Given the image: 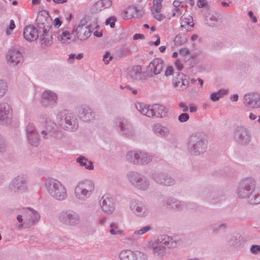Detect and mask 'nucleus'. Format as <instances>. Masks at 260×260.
<instances>
[{
	"label": "nucleus",
	"instance_id": "4",
	"mask_svg": "<svg viewBox=\"0 0 260 260\" xmlns=\"http://www.w3.org/2000/svg\"><path fill=\"white\" fill-rule=\"evenodd\" d=\"M36 21L39 30H42L45 36L48 35L51 25V19L48 12L46 10L40 11L37 17Z\"/></svg>",
	"mask_w": 260,
	"mask_h": 260
},
{
	"label": "nucleus",
	"instance_id": "8",
	"mask_svg": "<svg viewBox=\"0 0 260 260\" xmlns=\"http://www.w3.org/2000/svg\"><path fill=\"white\" fill-rule=\"evenodd\" d=\"M195 56L194 53H191L190 50L187 48L180 49V71L183 68V64L181 63V61H184L189 68L193 67L191 59Z\"/></svg>",
	"mask_w": 260,
	"mask_h": 260
},
{
	"label": "nucleus",
	"instance_id": "34",
	"mask_svg": "<svg viewBox=\"0 0 260 260\" xmlns=\"http://www.w3.org/2000/svg\"><path fill=\"white\" fill-rule=\"evenodd\" d=\"M228 243L231 246H237L239 244L237 236L235 235H230L227 239Z\"/></svg>",
	"mask_w": 260,
	"mask_h": 260
},
{
	"label": "nucleus",
	"instance_id": "62",
	"mask_svg": "<svg viewBox=\"0 0 260 260\" xmlns=\"http://www.w3.org/2000/svg\"><path fill=\"white\" fill-rule=\"evenodd\" d=\"M180 27L182 29L185 28L187 27L186 23H185V21H184V19H182L181 20L180 22Z\"/></svg>",
	"mask_w": 260,
	"mask_h": 260
},
{
	"label": "nucleus",
	"instance_id": "3",
	"mask_svg": "<svg viewBox=\"0 0 260 260\" xmlns=\"http://www.w3.org/2000/svg\"><path fill=\"white\" fill-rule=\"evenodd\" d=\"M255 181L250 178L242 180L239 184L237 190L238 196L241 199L249 197L255 190Z\"/></svg>",
	"mask_w": 260,
	"mask_h": 260
},
{
	"label": "nucleus",
	"instance_id": "43",
	"mask_svg": "<svg viewBox=\"0 0 260 260\" xmlns=\"http://www.w3.org/2000/svg\"><path fill=\"white\" fill-rule=\"evenodd\" d=\"M250 252L254 254H258L260 253V246L253 245L250 248Z\"/></svg>",
	"mask_w": 260,
	"mask_h": 260
},
{
	"label": "nucleus",
	"instance_id": "48",
	"mask_svg": "<svg viewBox=\"0 0 260 260\" xmlns=\"http://www.w3.org/2000/svg\"><path fill=\"white\" fill-rule=\"evenodd\" d=\"M115 19L113 17L109 18L106 21L107 25H110L111 28H113L115 26Z\"/></svg>",
	"mask_w": 260,
	"mask_h": 260
},
{
	"label": "nucleus",
	"instance_id": "60",
	"mask_svg": "<svg viewBox=\"0 0 260 260\" xmlns=\"http://www.w3.org/2000/svg\"><path fill=\"white\" fill-rule=\"evenodd\" d=\"M71 117H72L71 115H69L66 117V121L67 123H68V124L71 125H72V122L71 120Z\"/></svg>",
	"mask_w": 260,
	"mask_h": 260
},
{
	"label": "nucleus",
	"instance_id": "10",
	"mask_svg": "<svg viewBox=\"0 0 260 260\" xmlns=\"http://www.w3.org/2000/svg\"><path fill=\"white\" fill-rule=\"evenodd\" d=\"M164 61L160 58L153 59L148 65L147 71L151 75L159 74L162 70Z\"/></svg>",
	"mask_w": 260,
	"mask_h": 260
},
{
	"label": "nucleus",
	"instance_id": "56",
	"mask_svg": "<svg viewBox=\"0 0 260 260\" xmlns=\"http://www.w3.org/2000/svg\"><path fill=\"white\" fill-rule=\"evenodd\" d=\"M189 109L191 113L196 112L197 110V107L193 104L190 105Z\"/></svg>",
	"mask_w": 260,
	"mask_h": 260
},
{
	"label": "nucleus",
	"instance_id": "58",
	"mask_svg": "<svg viewBox=\"0 0 260 260\" xmlns=\"http://www.w3.org/2000/svg\"><path fill=\"white\" fill-rule=\"evenodd\" d=\"M125 87L126 88L128 89L130 91H131L132 93L134 95H136L138 93V91L137 89H133V88L129 86H127Z\"/></svg>",
	"mask_w": 260,
	"mask_h": 260
},
{
	"label": "nucleus",
	"instance_id": "7",
	"mask_svg": "<svg viewBox=\"0 0 260 260\" xmlns=\"http://www.w3.org/2000/svg\"><path fill=\"white\" fill-rule=\"evenodd\" d=\"M235 140L241 144H248L250 141V135L247 129L243 126H237L234 132Z\"/></svg>",
	"mask_w": 260,
	"mask_h": 260
},
{
	"label": "nucleus",
	"instance_id": "42",
	"mask_svg": "<svg viewBox=\"0 0 260 260\" xmlns=\"http://www.w3.org/2000/svg\"><path fill=\"white\" fill-rule=\"evenodd\" d=\"M150 229H151L150 226H146L142 228L141 230L135 232V234H137V235H143V234L147 233Z\"/></svg>",
	"mask_w": 260,
	"mask_h": 260
},
{
	"label": "nucleus",
	"instance_id": "27",
	"mask_svg": "<svg viewBox=\"0 0 260 260\" xmlns=\"http://www.w3.org/2000/svg\"><path fill=\"white\" fill-rule=\"evenodd\" d=\"M141 68L140 66L133 67L128 72V76L132 79H137L141 74Z\"/></svg>",
	"mask_w": 260,
	"mask_h": 260
},
{
	"label": "nucleus",
	"instance_id": "12",
	"mask_svg": "<svg viewBox=\"0 0 260 260\" xmlns=\"http://www.w3.org/2000/svg\"><path fill=\"white\" fill-rule=\"evenodd\" d=\"M162 8V2L161 0H153L151 8V13L154 18L160 21L165 18L161 13Z\"/></svg>",
	"mask_w": 260,
	"mask_h": 260
},
{
	"label": "nucleus",
	"instance_id": "24",
	"mask_svg": "<svg viewBox=\"0 0 260 260\" xmlns=\"http://www.w3.org/2000/svg\"><path fill=\"white\" fill-rule=\"evenodd\" d=\"M137 12L136 8L134 7H128L123 11L122 17L124 19H131L135 17Z\"/></svg>",
	"mask_w": 260,
	"mask_h": 260
},
{
	"label": "nucleus",
	"instance_id": "33",
	"mask_svg": "<svg viewBox=\"0 0 260 260\" xmlns=\"http://www.w3.org/2000/svg\"><path fill=\"white\" fill-rule=\"evenodd\" d=\"M42 97L43 99H47L50 101H55L57 99L56 95L50 91H45L43 93Z\"/></svg>",
	"mask_w": 260,
	"mask_h": 260
},
{
	"label": "nucleus",
	"instance_id": "61",
	"mask_svg": "<svg viewBox=\"0 0 260 260\" xmlns=\"http://www.w3.org/2000/svg\"><path fill=\"white\" fill-rule=\"evenodd\" d=\"M173 6L174 7V10H176V11H177L178 10V7H179V1H175L173 2Z\"/></svg>",
	"mask_w": 260,
	"mask_h": 260
},
{
	"label": "nucleus",
	"instance_id": "18",
	"mask_svg": "<svg viewBox=\"0 0 260 260\" xmlns=\"http://www.w3.org/2000/svg\"><path fill=\"white\" fill-rule=\"evenodd\" d=\"M102 199V207L103 210L107 213L112 212L114 209L113 200L107 196H103Z\"/></svg>",
	"mask_w": 260,
	"mask_h": 260
},
{
	"label": "nucleus",
	"instance_id": "20",
	"mask_svg": "<svg viewBox=\"0 0 260 260\" xmlns=\"http://www.w3.org/2000/svg\"><path fill=\"white\" fill-rule=\"evenodd\" d=\"M11 116V109L6 104L0 105V122H3Z\"/></svg>",
	"mask_w": 260,
	"mask_h": 260
},
{
	"label": "nucleus",
	"instance_id": "46",
	"mask_svg": "<svg viewBox=\"0 0 260 260\" xmlns=\"http://www.w3.org/2000/svg\"><path fill=\"white\" fill-rule=\"evenodd\" d=\"M189 118V115L186 113H183L180 114V122H184L187 121Z\"/></svg>",
	"mask_w": 260,
	"mask_h": 260
},
{
	"label": "nucleus",
	"instance_id": "38",
	"mask_svg": "<svg viewBox=\"0 0 260 260\" xmlns=\"http://www.w3.org/2000/svg\"><path fill=\"white\" fill-rule=\"evenodd\" d=\"M189 77L186 75H183L181 77L182 85L181 87L182 89H185L188 86L189 84Z\"/></svg>",
	"mask_w": 260,
	"mask_h": 260
},
{
	"label": "nucleus",
	"instance_id": "29",
	"mask_svg": "<svg viewBox=\"0 0 260 260\" xmlns=\"http://www.w3.org/2000/svg\"><path fill=\"white\" fill-rule=\"evenodd\" d=\"M228 93V90L222 89L217 92H213L210 96L211 100L213 102L218 101L220 98L226 95Z\"/></svg>",
	"mask_w": 260,
	"mask_h": 260
},
{
	"label": "nucleus",
	"instance_id": "11",
	"mask_svg": "<svg viewBox=\"0 0 260 260\" xmlns=\"http://www.w3.org/2000/svg\"><path fill=\"white\" fill-rule=\"evenodd\" d=\"M112 0H98L91 6V10L98 13L110 8L112 5Z\"/></svg>",
	"mask_w": 260,
	"mask_h": 260
},
{
	"label": "nucleus",
	"instance_id": "47",
	"mask_svg": "<svg viewBox=\"0 0 260 260\" xmlns=\"http://www.w3.org/2000/svg\"><path fill=\"white\" fill-rule=\"evenodd\" d=\"M154 38L156 39V41L155 42L150 41L148 43V44L149 45H154L156 46H158L160 43V37L158 35H155Z\"/></svg>",
	"mask_w": 260,
	"mask_h": 260
},
{
	"label": "nucleus",
	"instance_id": "53",
	"mask_svg": "<svg viewBox=\"0 0 260 260\" xmlns=\"http://www.w3.org/2000/svg\"><path fill=\"white\" fill-rule=\"evenodd\" d=\"M173 73V69L172 67L169 66L167 67L165 71V75L166 76H171Z\"/></svg>",
	"mask_w": 260,
	"mask_h": 260
},
{
	"label": "nucleus",
	"instance_id": "2",
	"mask_svg": "<svg viewBox=\"0 0 260 260\" xmlns=\"http://www.w3.org/2000/svg\"><path fill=\"white\" fill-rule=\"evenodd\" d=\"M48 192L51 197L58 200H63L67 196L66 189L58 181L50 180L47 183Z\"/></svg>",
	"mask_w": 260,
	"mask_h": 260
},
{
	"label": "nucleus",
	"instance_id": "44",
	"mask_svg": "<svg viewBox=\"0 0 260 260\" xmlns=\"http://www.w3.org/2000/svg\"><path fill=\"white\" fill-rule=\"evenodd\" d=\"M83 57V55L82 54H79L78 55L76 54H71L69 58V62L70 63H72L75 58L77 59H80Z\"/></svg>",
	"mask_w": 260,
	"mask_h": 260
},
{
	"label": "nucleus",
	"instance_id": "17",
	"mask_svg": "<svg viewBox=\"0 0 260 260\" xmlns=\"http://www.w3.org/2000/svg\"><path fill=\"white\" fill-rule=\"evenodd\" d=\"M154 116L158 117H165L168 115L169 110L163 105L155 104L153 105Z\"/></svg>",
	"mask_w": 260,
	"mask_h": 260
},
{
	"label": "nucleus",
	"instance_id": "40",
	"mask_svg": "<svg viewBox=\"0 0 260 260\" xmlns=\"http://www.w3.org/2000/svg\"><path fill=\"white\" fill-rule=\"evenodd\" d=\"M28 140L31 145H36L38 143V139L35 134L28 136Z\"/></svg>",
	"mask_w": 260,
	"mask_h": 260
},
{
	"label": "nucleus",
	"instance_id": "59",
	"mask_svg": "<svg viewBox=\"0 0 260 260\" xmlns=\"http://www.w3.org/2000/svg\"><path fill=\"white\" fill-rule=\"evenodd\" d=\"M15 27L14 21L13 20H11L9 26V29L12 30Z\"/></svg>",
	"mask_w": 260,
	"mask_h": 260
},
{
	"label": "nucleus",
	"instance_id": "41",
	"mask_svg": "<svg viewBox=\"0 0 260 260\" xmlns=\"http://www.w3.org/2000/svg\"><path fill=\"white\" fill-rule=\"evenodd\" d=\"M112 59L113 56L109 52H107L103 56V61L106 64H108Z\"/></svg>",
	"mask_w": 260,
	"mask_h": 260
},
{
	"label": "nucleus",
	"instance_id": "32",
	"mask_svg": "<svg viewBox=\"0 0 260 260\" xmlns=\"http://www.w3.org/2000/svg\"><path fill=\"white\" fill-rule=\"evenodd\" d=\"M77 161L81 166H84L86 169L91 170L93 168L92 162L84 157H79Z\"/></svg>",
	"mask_w": 260,
	"mask_h": 260
},
{
	"label": "nucleus",
	"instance_id": "13",
	"mask_svg": "<svg viewBox=\"0 0 260 260\" xmlns=\"http://www.w3.org/2000/svg\"><path fill=\"white\" fill-rule=\"evenodd\" d=\"M76 35L78 39L85 40L88 38L91 34V30L87 25H79L76 29Z\"/></svg>",
	"mask_w": 260,
	"mask_h": 260
},
{
	"label": "nucleus",
	"instance_id": "51",
	"mask_svg": "<svg viewBox=\"0 0 260 260\" xmlns=\"http://www.w3.org/2000/svg\"><path fill=\"white\" fill-rule=\"evenodd\" d=\"M248 16H249V17L250 18L252 22L256 23L257 22V18L253 14V13L252 11H249L248 12Z\"/></svg>",
	"mask_w": 260,
	"mask_h": 260
},
{
	"label": "nucleus",
	"instance_id": "37",
	"mask_svg": "<svg viewBox=\"0 0 260 260\" xmlns=\"http://www.w3.org/2000/svg\"><path fill=\"white\" fill-rule=\"evenodd\" d=\"M249 202L250 204H258L260 203V192L256 193L250 199Z\"/></svg>",
	"mask_w": 260,
	"mask_h": 260
},
{
	"label": "nucleus",
	"instance_id": "9",
	"mask_svg": "<svg viewBox=\"0 0 260 260\" xmlns=\"http://www.w3.org/2000/svg\"><path fill=\"white\" fill-rule=\"evenodd\" d=\"M127 158L130 161L134 163L145 164L151 160L150 156L146 153L140 152L139 154L133 152H129L127 154Z\"/></svg>",
	"mask_w": 260,
	"mask_h": 260
},
{
	"label": "nucleus",
	"instance_id": "64",
	"mask_svg": "<svg viewBox=\"0 0 260 260\" xmlns=\"http://www.w3.org/2000/svg\"><path fill=\"white\" fill-rule=\"evenodd\" d=\"M249 118L252 120H255L257 116L255 114H254V113H250V114H249Z\"/></svg>",
	"mask_w": 260,
	"mask_h": 260
},
{
	"label": "nucleus",
	"instance_id": "31",
	"mask_svg": "<svg viewBox=\"0 0 260 260\" xmlns=\"http://www.w3.org/2000/svg\"><path fill=\"white\" fill-rule=\"evenodd\" d=\"M182 19H184V21H185V23H186L187 27L185 28V30L189 31L194 25L192 17L190 15L186 16L184 14L180 18L181 20Z\"/></svg>",
	"mask_w": 260,
	"mask_h": 260
},
{
	"label": "nucleus",
	"instance_id": "22",
	"mask_svg": "<svg viewBox=\"0 0 260 260\" xmlns=\"http://www.w3.org/2000/svg\"><path fill=\"white\" fill-rule=\"evenodd\" d=\"M23 216L26 220L34 222L38 221L39 216L36 212L30 209H27L23 212Z\"/></svg>",
	"mask_w": 260,
	"mask_h": 260
},
{
	"label": "nucleus",
	"instance_id": "16",
	"mask_svg": "<svg viewBox=\"0 0 260 260\" xmlns=\"http://www.w3.org/2000/svg\"><path fill=\"white\" fill-rule=\"evenodd\" d=\"M137 110L142 114L151 117L154 116L153 106L146 105L143 103H137L136 105Z\"/></svg>",
	"mask_w": 260,
	"mask_h": 260
},
{
	"label": "nucleus",
	"instance_id": "55",
	"mask_svg": "<svg viewBox=\"0 0 260 260\" xmlns=\"http://www.w3.org/2000/svg\"><path fill=\"white\" fill-rule=\"evenodd\" d=\"M180 108L183 109V111L186 112L188 110V107L184 103L180 102Z\"/></svg>",
	"mask_w": 260,
	"mask_h": 260
},
{
	"label": "nucleus",
	"instance_id": "28",
	"mask_svg": "<svg viewBox=\"0 0 260 260\" xmlns=\"http://www.w3.org/2000/svg\"><path fill=\"white\" fill-rule=\"evenodd\" d=\"M134 252L130 250H124L122 251L119 255L121 260H134Z\"/></svg>",
	"mask_w": 260,
	"mask_h": 260
},
{
	"label": "nucleus",
	"instance_id": "36",
	"mask_svg": "<svg viewBox=\"0 0 260 260\" xmlns=\"http://www.w3.org/2000/svg\"><path fill=\"white\" fill-rule=\"evenodd\" d=\"M151 247L154 253L162 251L164 248L162 244H159L157 242L153 243L151 245Z\"/></svg>",
	"mask_w": 260,
	"mask_h": 260
},
{
	"label": "nucleus",
	"instance_id": "21",
	"mask_svg": "<svg viewBox=\"0 0 260 260\" xmlns=\"http://www.w3.org/2000/svg\"><path fill=\"white\" fill-rule=\"evenodd\" d=\"M57 39L62 43H70L74 41L72 37V34H71L68 30H63L57 36Z\"/></svg>",
	"mask_w": 260,
	"mask_h": 260
},
{
	"label": "nucleus",
	"instance_id": "15",
	"mask_svg": "<svg viewBox=\"0 0 260 260\" xmlns=\"http://www.w3.org/2000/svg\"><path fill=\"white\" fill-rule=\"evenodd\" d=\"M6 59L9 63L17 64L21 60L22 55L18 50L11 49L7 54Z\"/></svg>",
	"mask_w": 260,
	"mask_h": 260
},
{
	"label": "nucleus",
	"instance_id": "30",
	"mask_svg": "<svg viewBox=\"0 0 260 260\" xmlns=\"http://www.w3.org/2000/svg\"><path fill=\"white\" fill-rule=\"evenodd\" d=\"M153 131L156 133H158L161 136H166L169 133L168 128L164 127L159 124H156L153 127Z\"/></svg>",
	"mask_w": 260,
	"mask_h": 260
},
{
	"label": "nucleus",
	"instance_id": "6",
	"mask_svg": "<svg viewBox=\"0 0 260 260\" xmlns=\"http://www.w3.org/2000/svg\"><path fill=\"white\" fill-rule=\"evenodd\" d=\"M243 104L248 109L260 108V94L256 92H249L245 94Z\"/></svg>",
	"mask_w": 260,
	"mask_h": 260
},
{
	"label": "nucleus",
	"instance_id": "23",
	"mask_svg": "<svg viewBox=\"0 0 260 260\" xmlns=\"http://www.w3.org/2000/svg\"><path fill=\"white\" fill-rule=\"evenodd\" d=\"M207 199L212 204L220 203L225 200V197L217 194L215 192H211L208 194Z\"/></svg>",
	"mask_w": 260,
	"mask_h": 260
},
{
	"label": "nucleus",
	"instance_id": "63",
	"mask_svg": "<svg viewBox=\"0 0 260 260\" xmlns=\"http://www.w3.org/2000/svg\"><path fill=\"white\" fill-rule=\"evenodd\" d=\"M137 185L139 188L142 189H145L148 186V183L147 182L145 181L144 182V186H145L144 187L141 186V184H138Z\"/></svg>",
	"mask_w": 260,
	"mask_h": 260
},
{
	"label": "nucleus",
	"instance_id": "54",
	"mask_svg": "<svg viewBox=\"0 0 260 260\" xmlns=\"http://www.w3.org/2000/svg\"><path fill=\"white\" fill-rule=\"evenodd\" d=\"M144 35L140 34H136L133 36V39L135 40L144 39Z\"/></svg>",
	"mask_w": 260,
	"mask_h": 260
},
{
	"label": "nucleus",
	"instance_id": "1",
	"mask_svg": "<svg viewBox=\"0 0 260 260\" xmlns=\"http://www.w3.org/2000/svg\"><path fill=\"white\" fill-rule=\"evenodd\" d=\"M186 145L187 150L191 155L198 156L207 150L208 141L202 133H194L188 137Z\"/></svg>",
	"mask_w": 260,
	"mask_h": 260
},
{
	"label": "nucleus",
	"instance_id": "25",
	"mask_svg": "<svg viewBox=\"0 0 260 260\" xmlns=\"http://www.w3.org/2000/svg\"><path fill=\"white\" fill-rule=\"evenodd\" d=\"M228 227L227 223L224 222H220L218 223H213L210 225V229L214 233H219L225 230Z\"/></svg>",
	"mask_w": 260,
	"mask_h": 260
},
{
	"label": "nucleus",
	"instance_id": "26",
	"mask_svg": "<svg viewBox=\"0 0 260 260\" xmlns=\"http://www.w3.org/2000/svg\"><path fill=\"white\" fill-rule=\"evenodd\" d=\"M162 241L164 242L162 243V244L163 247H164V248H172L175 247L177 246L176 242L174 241L173 239L170 237L165 236L164 237Z\"/></svg>",
	"mask_w": 260,
	"mask_h": 260
},
{
	"label": "nucleus",
	"instance_id": "45",
	"mask_svg": "<svg viewBox=\"0 0 260 260\" xmlns=\"http://www.w3.org/2000/svg\"><path fill=\"white\" fill-rule=\"evenodd\" d=\"M7 87L5 83L0 81V98L5 93Z\"/></svg>",
	"mask_w": 260,
	"mask_h": 260
},
{
	"label": "nucleus",
	"instance_id": "5",
	"mask_svg": "<svg viewBox=\"0 0 260 260\" xmlns=\"http://www.w3.org/2000/svg\"><path fill=\"white\" fill-rule=\"evenodd\" d=\"M94 189L93 184L90 181L84 180L78 183L75 189L76 198L83 199Z\"/></svg>",
	"mask_w": 260,
	"mask_h": 260
},
{
	"label": "nucleus",
	"instance_id": "49",
	"mask_svg": "<svg viewBox=\"0 0 260 260\" xmlns=\"http://www.w3.org/2000/svg\"><path fill=\"white\" fill-rule=\"evenodd\" d=\"M54 27L58 28L62 24V21L59 18H55L52 22Z\"/></svg>",
	"mask_w": 260,
	"mask_h": 260
},
{
	"label": "nucleus",
	"instance_id": "39",
	"mask_svg": "<svg viewBox=\"0 0 260 260\" xmlns=\"http://www.w3.org/2000/svg\"><path fill=\"white\" fill-rule=\"evenodd\" d=\"M110 232L112 235H116L120 234L121 231L119 230L116 224L112 223L111 224Z\"/></svg>",
	"mask_w": 260,
	"mask_h": 260
},
{
	"label": "nucleus",
	"instance_id": "19",
	"mask_svg": "<svg viewBox=\"0 0 260 260\" xmlns=\"http://www.w3.org/2000/svg\"><path fill=\"white\" fill-rule=\"evenodd\" d=\"M59 218L62 222L70 225L76 223L78 221L76 216L72 215L67 212L62 213Z\"/></svg>",
	"mask_w": 260,
	"mask_h": 260
},
{
	"label": "nucleus",
	"instance_id": "52",
	"mask_svg": "<svg viewBox=\"0 0 260 260\" xmlns=\"http://www.w3.org/2000/svg\"><path fill=\"white\" fill-rule=\"evenodd\" d=\"M96 30L93 31V35L98 37H101L102 36V31L100 29L99 25H97L95 27Z\"/></svg>",
	"mask_w": 260,
	"mask_h": 260
},
{
	"label": "nucleus",
	"instance_id": "50",
	"mask_svg": "<svg viewBox=\"0 0 260 260\" xmlns=\"http://www.w3.org/2000/svg\"><path fill=\"white\" fill-rule=\"evenodd\" d=\"M207 6V2L206 0H198L197 6L199 8H202Z\"/></svg>",
	"mask_w": 260,
	"mask_h": 260
},
{
	"label": "nucleus",
	"instance_id": "57",
	"mask_svg": "<svg viewBox=\"0 0 260 260\" xmlns=\"http://www.w3.org/2000/svg\"><path fill=\"white\" fill-rule=\"evenodd\" d=\"M238 95L237 94H235L231 95L230 99L232 101L237 102L238 100Z\"/></svg>",
	"mask_w": 260,
	"mask_h": 260
},
{
	"label": "nucleus",
	"instance_id": "14",
	"mask_svg": "<svg viewBox=\"0 0 260 260\" xmlns=\"http://www.w3.org/2000/svg\"><path fill=\"white\" fill-rule=\"evenodd\" d=\"M23 36L27 41H34L38 39V32L35 27L32 25H28L24 28Z\"/></svg>",
	"mask_w": 260,
	"mask_h": 260
},
{
	"label": "nucleus",
	"instance_id": "35",
	"mask_svg": "<svg viewBox=\"0 0 260 260\" xmlns=\"http://www.w3.org/2000/svg\"><path fill=\"white\" fill-rule=\"evenodd\" d=\"M134 260H147L146 255L141 251H136L134 252Z\"/></svg>",
	"mask_w": 260,
	"mask_h": 260
}]
</instances>
